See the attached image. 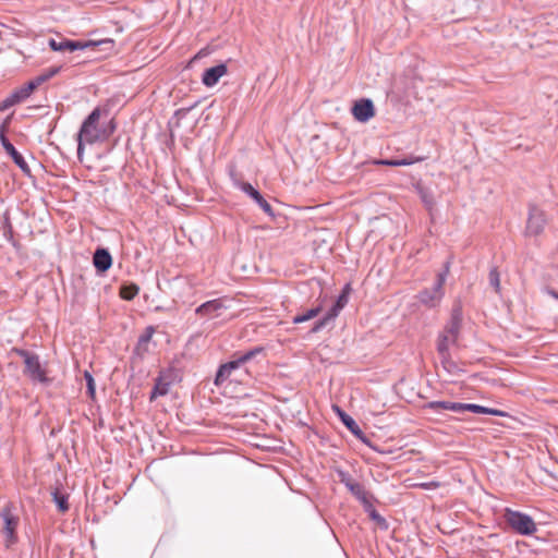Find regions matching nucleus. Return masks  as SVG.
<instances>
[{
    "mask_svg": "<svg viewBox=\"0 0 558 558\" xmlns=\"http://www.w3.org/2000/svg\"><path fill=\"white\" fill-rule=\"evenodd\" d=\"M52 500L56 502L60 512H66L69 510V495L62 493L59 488H54L51 493Z\"/></svg>",
    "mask_w": 558,
    "mask_h": 558,
    "instance_id": "22",
    "label": "nucleus"
},
{
    "mask_svg": "<svg viewBox=\"0 0 558 558\" xmlns=\"http://www.w3.org/2000/svg\"><path fill=\"white\" fill-rule=\"evenodd\" d=\"M450 271V262H446L444 269L437 274V279L433 288L424 289L417 294L421 304L434 308L440 304L444 299V286Z\"/></svg>",
    "mask_w": 558,
    "mask_h": 558,
    "instance_id": "2",
    "label": "nucleus"
},
{
    "mask_svg": "<svg viewBox=\"0 0 558 558\" xmlns=\"http://www.w3.org/2000/svg\"><path fill=\"white\" fill-rule=\"evenodd\" d=\"M465 411H470V412H473L476 414H490V415H500L501 414L500 411L494 410L490 408H486V407H482V405L473 404V403H462L461 413H463Z\"/></svg>",
    "mask_w": 558,
    "mask_h": 558,
    "instance_id": "21",
    "label": "nucleus"
},
{
    "mask_svg": "<svg viewBox=\"0 0 558 558\" xmlns=\"http://www.w3.org/2000/svg\"><path fill=\"white\" fill-rule=\"evenodd\" d=\"M34 90H35L34 84H32V82L29 81L28 83H26L19 89L14 90L13 93H14V97L17 98V100L20 102H22L23 100L28 98Z\"/></svg>",
    "mask_w": 558,
    "mask_h": 558,
    "instance_id": "27",
    "label": "nucleus"
},
{
    "mask_svg": "<svg viewBox=\"0 0 558 558\" xmlns=\"http://www.w3.org/2000/svg\"><path fill=\"white\" fill-rule=\"evenodd\" d=\"M47 77L41 73L40 75L36 76L34 80H32V84H34L35 89L43 83L47 82Z\"/></svg>",
    "mask_w": 558,
    "mask_h": 558,
    "instance_id": "36",
    "label": "nucleus"
},
{
    "mask_svg": "<svg viewBox=\"0 0 558 558\" xmlns=\"http://www.w3.org/2000/svg\"><path fill=\"white\" fill-rule=\"evenodd\" d=\"M423 201L424 203L427 205V206H432L433 205V202L430 199H428L427 196L423 195Z\"/></svg>",
    "mask_w": 558,
    "mask_h": 558,
    "instance_id": "40",
    "label": "nucleus"
},
{
    "mask_svg": "<svg viewBox=\"0 0 558 558\" xmlns=\"http://www.w3.org/2000/svg\"><path fill=\"white\" fill-rule=\"evenodd\" d=\"M260 351V348H255L247 351L246 353L239 355L235 360L222 364L217 372L215 384L217 386L222 385L234 371L239 369L243 364L252 360Z\"/></svg>",
    "mask_w": 558,
    "mask_h": 558,
    "instance_id": "6",
    "label": "nucleus"
},
{
    "mask_svg": "<svg viewBox=\"0 0 558 558\" xmlns=\"http://www.w3.org/2000/svg\"><path fill=\"white\" fill-rule=\"evenodd\" d=\"M420 486L423 488H428L430 486V484H421Z\"/></svg>",
    "mask_w": 558,
    "mask_h": 558,
    "instance_id": "41",
    "label": "nucleus"
},
{
    "mask_svg": "<svg viewBox=\"0 0 558 558\" xmlns=\"http://www.w3.org/2000/svg\"><path fill=\"white\" fill-rule=\"evenodd\" d=\"M461 323H462V307L460 304H457L452 308L451 317H450V320L448 322L447 326H452L458 329H461Z\"/></svg>",
    "mask_w": 558,
    "mask_h": 558,
    "instance_id": "28",
    "label": "nucleus"
},
{
    "mask_svg": "<svg viewBox=\"0 0 558 558\" xmlns=\"http://www.w3.org/2000/svg\"><path fill=\"white\" fill-rule=\"evenodd\" d=\"M352 114L359 122H367L375 116V108L371 99H361L352 107Z\"/></svg>",
    "mask_w": 558,
    "mask_h": 558,
    "instance_id": "12",
    "label": "nucleus"
},
{
    "mask_svg": "<svg viewBox=\"0 0 558 558\" xmlns=\"http://www.w3.org/2000/svg\"><path fill=\"white\" fill-rule=\"evenodd\" d=\"M338 476L341 483L355 496L360 497L363 494L362 486L352 480L351 475L342 470H338Z\"/></svg>",
    "mask_w": 558,
    "mask_h": 558,
    "instance_id": "19",
    "label": "nucleus"
},
{
    "mask_svg": "<svg viewBox=\"0 0 558 558\" xmlns=\"http://www.w3.org/2000/svg\"><path fill=\"white\" fill-rule=\"evenodd\" d=\"M19 354L23 357L25 369L24 373L33 380L40 384L48 385L50 379L46 375V369L41 365L39 357L25 350L19 351Z\"/></svg>",
    "mask_w": 558,
    "mask_h": 558,
    "instance_id": "4",
    "label": "nucleus"
},
{
    "mask_svg": "<svg viewBox=\"0 0 558 558\" xmlns=\"http://www.w3.org/2000/svg\"><path fill=\"white\" fill-rule=\"evenodd\" d=\"M170 383L163 380V378L159 377L156 380L154 389L150 395V400H155L158 397L166 396L169 392Z\"/></svg>",
    "mask_w": 558,
    "mask_h": 558,
    "instance_id": "24",
    "label": "nucleus"
},
{
    "mask_svg": "<svg viewBox=\"0 0 558 558\" xmlns=\"http://www.w3.org/2000/svg\"><path fill=\"white\" fill-rule=\"evenodd\" d=\"M427 409L439 411H451L454 413H461L462 402L452 401H433L426 404Z\"/></svg>",
    "mask_w": 558,
    "mask_h": 558,
    "instance_id": "18",
    "label": "nucleus"
},
{
    "mask_svg": "<svg viewBox=\"0 0 558 558\" xmlns=\"http://www.w3.org/2000/svg\"><path fill=\"white\" fill-rule=\"evenodd\" d=\"M348 290L349 286H347L343 290V292L338 296L336 303L329 310V312L326 314V316L317 322L313 328V331H318L320 328H323L329 320L336 318L340 311L347 305L348 303Z\"/></svg>",
    "mask_w": 558,
    "mask_h": 558,
    "instance_id": "10",
    "label": "nucleus"
},
{
    "mask_svg": "<svg viewBox=\"0 0 558 558\" xmlns=\"http://www.w3.org/2000/svg\"><path fill=\"white\" fill-rule=\"evenodd\" d=\"M369 518L375 521L378 525L387 529V521L384 517H381L375 509H372L369 512Z\"/></svg>",
    "mask_w": 558,
    "mask_h": 558,
    "instance_id": "33",
    "label": "nucleus"
},
{
    "mask_svg": "<svg viewBox=\"0 0 558 558\" xmlns=\"http://www.w3.org/2000/svg\"><path fill=\"white\" fill-rule=\"evenodd\" d=\"M227 310V306L222 299H216L203 303L196 308V314L208 319H214L221 316L222 312Z\"/></svg>",
    "mask_w": 558,
    "mask_h": 558,
    "instance_id": "11",
    "label": "nucleus"
},
{
    "mask_svg": "<svg viewBox=\"0 0 558 558\" xmlns=\"http://www.w3.org/2000/svg\"><path fill=\"white\" fill-rule=\"evenodd\" d=\"M423 158H401V159H385L378 160L376 163L391 166V167H400V166H410L414 162L421 161Z\"/></svg>",
    "mask_w": 558,
    "mask_h": 558,
    "instance_id": "25",
    "label": "nucleus"
},
{
    "mask_svg": "<svg viewBox=\"0 0 558 558\" xmlns=\"http://www.w3.org/2000/svg\"><path fill=\"white\" fill-rule=\"evenodd\" d=\"M47 77L41 73L40 75L36 76L34 80H32V84H34L35 89L43 83L47 82Z\"/></svg>",
    "mask_w": 558,
    "mask_h": 558,
    "instance_id": "37",
    "label": "nucleus"
},
{
    "mask_svg": "<svg viewBox=\"0 0 558 558\" xmlns=\"http://www.w3.org/2000/svg\"><path fill=\"white\" fill-rule=\"evenodd\" d=\"M85 379L87 383V391L90 397H94L95 396V381H94L93 376L88 372H85Z\"/></svg>",
    "mask_w": 558,
    "mask_h": 558,
    "instance_id": "34",
    "label": "nucleus"
},
{
    "mask_svg": "<svg viewBox=\"0 0 558 558\" xmlns=\"http://www.w3.org/2000/svg\"><path fill=\"white\" fill-rule=\"evenodd\" d=\"M505 517L508 525L521 535H532L537 530L535 522L529 514L507 509Z\"/></svg>",
    "mask_w": 558,
    "mask_h": 558,
    "instance_id": "5",
    "label": "nucleus"
},
{
    "mask_svg": "<svg viewBox=\"0 0 558 558\" xmlns=\"http://www.w3.org/2000/svg\"><path fill=\"white\" fill-rule=\"evenodd\" d=\"M100 44H106V45L112 46L113 45V40L112 39H106V40L98 41V43H96V41H75V40H70L69 51L83 50V49H86L88 47L100 45Z\"/></svg>",
    "mask_w": 558,
    "mask_h": 558,
    "instance_id": "23",
    "label": "nucleus"
},
{
    "mask_svg": "<svg viewBox=\"0 0 558 558\" xmlns=\"http://www.w3.org/2000/svg\"><path fill=\"white\" fill-rule=\"evenodd\" d=\"M47 77L41 73L40 75L36 76L34 80H32V84H34L35 89L43 83L47 82Z\"/></svg>",
    "mask_w": 558,
    "mask_h": 558,
    "instance_id": "35",
    "label": "nucleus"
},
{
    "mask_svg": "<svg viewBox=\"0 0 558 558\" xmlns=\"http://www.w3.org/2000/svg\"><path fill=\"white\" fill-rule=\"evenodd\" d=\"M460 329L452 326H445L437 338V352L442 364L451 363V349L458 345Z\"/></svg>",
    "mask_w": 558,
    "mask_h": 558,
    "instance_id": "3",
    "label": "nucleus"
},
{
    "mask_svg": "<svg viewBox=\"0 0 558 558\" xmlns=\"http://www.w3.org/2000/svg\"><path fill=\"white\" fill-rule=\"evenodd\" d=\"M2 519V532L5 535L7 545L14 544L16 542V529L19 525V517L12 511V504H7L0 512Z\"/></svg>",
    "mask_w": 558,
    "mask_h": 558,
    "instance_id": "7",
    "label": "nucleus"
},
{
    "mask_svg": "<svg viewBox=\"0 0 558 558\" xmlns=\"http://www.w3.org/2000/svg\"><path fill=\"white\" fill-rule=\"evenodd\" d=\"M320 311H322L320 306L311 308L302 315L294 316L292 322H293V324H301V323L307 322V320L316 317Z\"/></svg>",
    "mask_w": 558,
    "mask_h": 558,
    "instance_id": "29",
    "label": "nucleus"
},
{
    "mask_svg": "<svg viewBox=\"0 0 558 558\" xmlns=\"http://www.w3.org/2000/svg\"><path fill=\"white\" fill-rule=\"evenodd\" d=\"M241 190L252 197L258 206L269 216H274L270 204L263 197V195L255 190L250 183H242Z\"/></svg>",
    "mask_w": 558,
    "mask_h": 558,
    "instance_id": "15",
    "label": "nucleus"
},
{
    "mask_svg": "<svg viewBox=\"0 0 558 558\" xmlns=\"http://www.w3.org/2000/svg\"><path fill=\"white\" fill-rule=\"evenodd\" d=\"M489 284L495 289L496 292H499L500 291V278H499V272L497 271L496 268H493L490 271H489Z\"/></svg>",
    "mask_w": 558,
    "mask_h": 558,
    "instance_id": "31",
    "label": "nucleus"
},
{
    "mask_svg": "<svg viewBox=\"0 0 558 558\" xmlns=\"http://www.w3.org/2000/svg\"><path fill=\"white\" fill-rule=\"evenodd\" d=\"M337 413L339 414V417L341 418V422L347 426V428L361 441L366 444L369 448L375 449L369 442L367 437L363 434L362 429L357 425V423L344 411H342L340 408H336Z\"/></svg>",
    "mask_w": 558,
    "mask_h": 558,
    "instance_id": "13",
    "label": "nucleus"
},
{
    "mask_svg": "<svg viewBox=\"0 0 558 558\" xmlns=\"http://www.w3.org/2000/svg\"><path fill=\"white\" fill-rule=\"evenodd\" d=\"M69 44H70V40H68V39L57 41L54 38H50L48 41L49 47L53 51H66V50H69Z\"/></svg>",
    "mask_w": 558,
    "mask_h": 558,
    "instance_id": "30",
    "label": "nucleus"
},
{
    "mask_svg": "<svg viewBox=\"0 0 558 558\" xmlns=\"http://www.w3.org/2000/svg\"><path fill=\"white\" fill-rule=\"evenodd\" d=\"M227 65L222 63L209 68L203 73L202 82L205 86L213 87L225 74H227Z\"/></svg>",
    "mask_w": 558,
    "mask_h": 558,
    "instance_id": "14",
    "label": "nucleus"
},
{
    "mask_svg": "<svg viewBox=\"0 0 558 558\" xmlns=\"http://www.w3.org/2000/svg\"><path fill=\"white\" fill-rule=\"evenodd\" d=\"M104 113L99 108H95L83 121L77 133V157L80 160H82L86 144L102 143L114 132L116 125L113 120H110L108 123L100 121Z\"/></svg>",
    "mask_w": 558,
    "mask_h": 558,
    "instance_id": "1",
    "label": "nucleus"
},
{
    "mask_svg": "<svg viewBox=\"0 0 558 558\" xmlns=\"http://www.w3.org/2000/svg\"><path fill=\"white\" fill-rule=\"evenodd\" d=\"M140 288L132 283V284H124L120 288V296L123 300L131 301L138 294Z\"/></svg>",
    "mask_w": 558,
    "mask_h": 558,
    "instance_id": "26",
    "label": "nucleus"
},
{
    "mask_svg": "<svg viewBox=\"0 0 558 558\" xmlns=\"http://www.w3.org/2000/svg\"><path fill=\"white\" fill-rule=\"evenodd\" d=\"M9 128V119L4 120L0 124V143L4 150L12 157L14 162L23 170L27 171L28 167L26 161L24 160L23 156L15 149V147L10 143V141L7 137V131Z\"/></svg>",
    "mask_w": 558,
    "mask_h": 558,
    "instance_id": "8",
    "label": "nucleus"
},
{
    "mask_svg": "<svg viewBox=\"0 0 558 558\" xmlns=\"http://www.w3.org/2000/svg\"><path fill=\"white\" fill-rule=\"evenodd\" d=\"M16 104H20V101L14 97V93H12L0 104V111H4Z\"/></svg>",
    "mask_w": 558,
    "mask_h": 558,
    "instance_id": "32",
    "label": "nucleus"
},
{
    "mask_svg": "<svg viewBox=\"0 0 558 558\" xmlns=\"http://www.w3.org/2000/svg\"><path fill=\"white\" fill-rule=\"evenodd\" d=\"M546 225V218L543 210L536 206H530L529 218L526 222V234L538 235L543 232Z\"/></svg>",
    "mask_w": 558,
    "mask_h": 558,
    "instance_id": "9",
    "label": "nucleus"
},
{
    "mask_svg": "<svg viewBox=\"0 0 558 558\" xmlns=\"http://www.w3.org/2000/svg\"><path fill=\"white\" fill-rule=\"evenodd\" d=\"M93 263L99 272L107 271L112 265V257L108 250L97 248L94 253Z\"/></svg>",
    "mask_w": 558,
    "mask_h": 558,
    "instance_id": "16",
    "label": "nucleus"
},
{
    "mask_svg": "<svg viewBox=\"0 0 558 558\" xmlns=\"http://www.w3.org/2000/svg\"><path fill=\"white\" fill-rule=\"evenodd\" d=\"M59 71H60V68L54 66V68H50V69L46 70L43 74L47 77V80H50L56 74H58Z\"/></svg>",
    "mask_w": 558,
    "mask_h": 558,
    "instance_id": "38",
    "label": "nucleus"
},
{
    "mask_svg": "<svg viewBox=\"0 0 558 558\" xmlns=\"http://www.w3.org/2000/svg\"><path fill=\"white\" fill-rule=\"evenodd\" d=\"M547 293L554 299L558 300V292L553 289H547Z\"/></svg>",
    "mask_w": 558,
    "mask_h": 558,
    "instance_id": "39",
    "label": "nucleus"
},
{
    "mask_svg": "<svg viewBox=\"0 0 558 558\" xmlns=\"http://www.w3.org/2000/svg\"><path fill=\"white\" fill-rule=\"evenodd\" d=\"M155 332L154 327L148 326L145 331L140 336L137 344L135 347V353L143 356L148 352V345Z\"/></svg>",
    "mask_w": 558,
    "mask_h": 558,
    "instance_id": "17",
    "label": "nucleus"
},
{
    "mask_svg": "<svg viewBox=\"0 0 558 558\" xmlns=\"http://www.w3.org/2000/svg\"><path fill=\"white\" fill-rule=\"evenodd\" d=\"M542 470H544L549 476L558 481V458L557 456H545V459L541 463Z\"/></svg>",
    "mask_w": 558,
    "mask_h": 558,
    "instance_id": "20",
    "label": "nucleus"
}]
</instances>
